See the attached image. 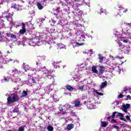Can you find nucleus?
<instances>
[{"label":"nucleus","mask_w":131,"mask_h":131,"mask_svg":"<svg viewBox=\"0 0 131 131\" xmlns=\"http://www.w3.org/2000/svg\"><path fill=\"white\" fill-rule=\"evenodd\" d=\"M51 22L52 24H51V26H54V25H55V24H56V20H55L54 18H52L51 19Z\"/></svg>","instance_id":"nucleus-37"},{"label":"nucleus","mask_w":131,"mask_h":131,"mask_svg":"<svg viewBox=\"0 0 131 131\" xmlns=\"http://www.w3.org/2000/svg\"><path fill=\"white\" fill-rule=\"evenodd\" d=\"M26 96H27V91H24L20 96V98H24V97H26Z\"/></svg>","instance_id":"nucleus-31"},{"label":"nucleus","mask_w":131,"mask_h":131,"mask_svg":"<svg viewBox=\"0 0 131 131\" xmlns=\"http://www.w3.org/2000/svg\"><path fill=\"white\" fill-rule=\"evenodd\" d=\"M60 4L64 7L62 11H58L57 14L61 15L62 13L66 15H69L70 11L73 9V14L75 17L80 18L83 15V12L80 10L78 7L82 5L85 6L90 4L88 0H63Z\"/></svg>","instance_id":"nucleus-2"},{"label":"nucleus","mask_w":131,"mask_h":131,"mask_svg":"<svg viewBox=\"0 0 131 131\" xmlns=\"http://www.w3.org/2000/svg\"><path fill=\"white\" fill-rule=\"evenodd\" d=\"M73 107L72 105H70V104H66L64 105H63V107H61L60 109H59L60 111H63V115L65 114L66 113H69L70 112V109ZM69 110V112L68 111ZM67 111V112H66Z\"/></svg>","instance_id":"nucleus-8"},{"label":"nucleus","mask_w":131,"mask_h":131,"mask_svg":"<svg viewBox=\"0 0 131 131\" xmlns=\"http://www.w3.org/2000/svg\"><path fill=\"white\" fill-rule=\"evenodd\" d=\"M25 128L24 127H20L18 129V131H24Z\"/></svg>","instance_id":"nucleus-48"},{"label":"nucleus","mask_w":131,"mask_h":131,"mask_svg":"<svg viewBox=\"0 0 131 131\" xmlns=\"http://www.w3.org/2000/svg\"><path fill=\"white\" fill-rule=\"evenodd\" d=\"M10 61H13V59L11 58H7V57L4 58L2 61L3 63H4V64H7L10 62Z\"/></svg>","instance_id":"nucleus-17"},{"label":"nucleus","mask_w":131,"mask_h":131,"mask_svg":"<svg viewBox=\"0 0 131 131\" xmlns=\"http://www.w3.org/2000/svg\"><path fill=\"white\" fill-rule=\"evenodd\" d=\"M75 103V106L76 107H80V101L79 100H76L74 102Z\"/></svg>","instance_id":"nucleus-29"},{"label":"nucleus","mask_w":131,"mask_h":131,"mask_svg":"<svg viewBox=\"0 0 131 131\" xmlns=\"http://www.w3.org/2000/svg\"><path fill=\"white\" fill-rule=\"evenodd\" d=\"M98 59H99V62L102 63L105 57L101 55V54H98Z\"/></svg>","instance_id":"nucleus-25"},{"label":"nucleus","mask_w":131,"mask_h":131,"mask_svg":"<svg viewBox=\"0 0 131 131\" xmlns=\"http://www.w3.org/2000/svg\"><path fill=\"white\" fill-rule=\"evenodd\" d=\"M117 121L115 119H112L111 120V123H116Z\"/></svg>","instance_id":"nucleus-49"},{"label":"nucleus","mask_w":131,"mask_h":131,"mask_svg":"<svg viewBox=\"0 0 131 131\" xmlns=\"http://www.w3.org/2000/svg\"><path fill=\"white\" fill-rule=\"evenodd\" d=\"M47 129H48V130H49V131H53V129H54V128H53V126H48L47 127Z\"/></svg>","instance_id":"nucleus-38"},{"label":"nucleus","mask_w":131,"mask_h":131,"mask_svg":"<svg viewBox=\"0 0 131 131\" xmlns=\"http://www.w3.org/2000/svg\"><path fill=\"white\" fill-rule=\"evenodd\" d=\"M124 26L122 29V34H119L117 31L114 33L116 35V38L121 40L124 43H127L128 39H131V23H124Z\"/></svg>","instance_id":"nucleus-3"},{"label":"nucleus","mask_w":131,"mask_h":131,"mask_svg":"<svg viewBox=\"0 0 131 131\" xmlns=\"http://www.w3.org/2000/svg\"><path fill=\"white\" fill-rule=\"evenodd\" d=\"M129 107H130L129 104H127V103L123 106V108H125L126 109H128Z\"/></svg>","instance_id":"nucleus-40"},{"label":"nucleus","mask_w":131,"mask_h":131,"mask_svg":"<svg viewBox=\"0 0 131 131\" xmlns=\"http://www.w3.org/2000/svg\"><path fill=\"white\" fill-rule=\"evenodd\" d=\"M19 26H22L21 29L19 31L20 34H24L26 32V25L24 23H21L19 25H17L16 27L18 28Z\"/></svg>","instance_id":"nucleus-10"},{"label":"nucleus","mask_w":131,"mask_h":131,"mask_svg":"<svg viewBox=\"0 0 131 131\" xmlns=\"http://www.w3.org/2000/svg\"><path fill=\"white\" fill-rule=\"evenodd\" d=\"M120 40H121L118 39V38H117L116 41L117 42V43H118L121 49V51H122V52H123L124 54H131L130 47H129V46H125L122 45V44L121 43V42H120Z\"/></svg>","instance_id":"nucleus-4"},{"label":"nucleus","mask_w":131,"mask_h":131,"mask_svg":"<svg viewBox=\"0 0 131 131\" xmlns=\"http://www.w3.org/2000/svg\"><path fill=\"white\" fill-rule=\"evenodd\" d=\"M94 93H97V95H99V96H104V94L101 93V92H98V91L95 90L94 91Z\"/></svg>","instance_id":"nucleus-36"},{"label":"nucleus","mask_w":131,"mask_h":131,"mask_svg":"<svg viewBox=\"0 0 131 131\" xmlns=\"http://www.w3.org/2000/svg\"><path fill=\"white\" fill-rule=\"evenodd\" d=\"M95 100L89 99L87 103V107L88 109H95L96 108V103H94Z\"/></svg>","instance_id":"nucleus-9"},{"label":"nucleus","mask_w":131,"mask_h":131,"mask_svg":"<svg viewBox=\"0 0 131 131\" xmlns=\"http://www.w3.org/2000/svg\"><path fill=\"white\" fill-rule=\"evenodd\" d=\"M83 45H84V43H83L76 42V47H79L80 46H83Z\"/></svg>","instance_id":"nucleus-42"},{"label":"nucleus","mask_w":131,"mask_h":131,"mask_svg":"<svg viewBox=\"0 0 131 131\" xmlns=\"http://www.w3.org/2000/svg\"><path fill=\"white\" fill-rule=\"evenodd\" d=\"M130 90V88L129 87H125L124 88V92H126V91H129Z\"/></svg>","instance_id":"nucleus-45"},{"label":"nucleus","mask_w":131,"mask_h":131,"mask_svg":"<svg viewBox=\"0 0 131 131\" xmlns=\"http://www.w3.org/2000/svg\"><path fill=\"white\" fill-rule=\"evenodd\" d=\"M77 86H79V89L80 91H81V92H82L83 90H85L86 89V88H85L86 86L85 84L83 83V81H82L79 82L78 85H77Z\"/></svg>","instance_id":"nucleus-13"},{"label":"nucleus","mask_w":131,"mask_h":131,"mask_svg":"<svg viewBox=\"0 0 131 131\" xmlns=\"http://www.w3.org/2000/svg\"><path fill=\"white\" fill-rule=\"evenodd\" d=\"M107 86V82L105 81L104 82H102L101 84L100 85V89L102 90V89H104L105 86Z\"/></svg>","instance_id":"nucleus-24"},{"label":"nucleus","mask_w":131,"mask_h":131,"mask_svg":"<svg viewBox=\"0 0 131 131\" xmlns=\"http://www.w3.org/2000/svg\"><path fill=\"white\" fill-rule=\"evenodd\" d=\"M117 116H119V117H123V115L120 113H118Z\"/></svg>","instance_id":"nucleus-47"},{"label":"nucleus","mask_w":131,"mask_h":131,"mask_svg":"<svg viewBox=\"0 0 131 131\" xmlns=\"http://www.w3.org/2000/svg\"><path fill=\"white\" fill-rule=\"evenodd\" d=\"M74 127V125L73 124H68L67 126V129H69V130H71V129H72Z\"/></svg>","instance_id":"nucleus-28"},{"label":"nucleus","mask_w":131,"mask_h":131,"mask_svg":"<svg viewBox=\"0 0 131 131\" xmlns=\"http://www.w3.org/2000/svg\"><path fill=\"white\" fill-rule=\"evenodd\" d=\"M52 90H53V85H49L48 86H46L44 89V91H45V92H51Z\"/></svg>","instance_id":"nucleus-18"},{"label":"nucleus","mask_w":131,"mask_h":131,"mask_svg":"<svg viewBox=\"0 0 131 131\" xmlns=\"http://www.w3.org/2000/svg\"><path fill=\"white\" fill-rule=\"evenodd\" d=\"M15 79H14V82H19V81H20V80H21V79L20 78V77H19V76H16Z\"/></svg>","instance_id":"nucleus-32"},{"label":"nucleus","mask_w":131,"mask_h":131,"mask_svg":"<svg viewBox=\"0 0 131 131\" xmlns=\"http://www.w3.org/2000/svg\"><path fill=\"white\" fill-rule=\"evenodd\" d=\"M117 58H118V59H123V56H117Z\"/></svg>","instance_id":"nucleus-57"},{"label":"nucleus","mask_w":131,"mask_h":131,"mask_svg":"<svg viewBox=\"0 0 131 131\" xmlns=\"http://www.w3.org/2000/svg\"><path fill=\"white\" fill-rule=\"evenodd\" d=\"M114 105H118V102H117V101H115V102H114Z\"/></svg>","instance_id":"nucleus-61"},{"label":"nucleus","mask_w":131,"mask_h":131,"mask_svg":"<svg viewBox=\"0 0 131 131\" xmlns=\"http://www.w3.org/2000/svg\"><path fill=\"white\" fill-rule=\"evenodd\" d=\"M29 5H33V1H30L29 2Z\"/></svg>","instance_id":"nucleus-60"},{"label":"nucleus","mask_w":131,"mask_h":131,"mask_svg":"<svg viewBox=\"0 0 131 131\" xmlns=\"http://www.w3.org/2000/svg\"><path fill=\"white\" fill-rule=\"evenodd\" d=\"M105 67L100 66H99V74H103L104 73V71H105Z\"/></svg>","instance_id":"nucleus-16"},{"label":"nucleus","mask_w":131,"mask_h":131,"mask_svg":"<svg viewBox=\"0 0 131 131\" xmlns=\"http://www.w3.org/2000/svg\"><path fill=\"white\" fill-rule=\"evenodd\" d=\"M48 43H49V45H51V43H52V42H53V40H50L49 41H47Z\"/></svg>","instance_id":"nucleus-56"},{"label":"nucleus","mask_w":131,"mask_h":131,"mask_svg":"<svg viewBox=\"0 0 131 131\" xmlns=\"http://www.w3.org/2000/svg\"><path fill=\"white\" fill-rule=\"evenodd\" d=\"M11 33L9 32H4L3 33H0V41L1 42H6V43H8V42H11V40L8 39L7 37H10Z\"/></svg>","instance_id":"nucleus-5"},{"label":"nucleus","mask_w":131,"mask_h":131,"mask_svg":"<svg viewBox=\"0 0 131 131\" xmlns=\"http://www.w3.org/2000/svg\"><path fill=\"white\" fill-rule=\"evenodd\" d=\"M37 7L38 9V10H42V9H43V5H42L40 3L38 2L37 3Z\"/></svg>","instance_id":"nucleus-23"},{"label":"nucleus","mask_w":131,"mask_h":131,"mask_svg":"<svg viewBox=\"0 0 131 131\" xmlns=\"http://www.w3.org/2000/svg\"><path fill=\"white\" fill-rule=\"evenodd\" d=\"M113 127L114 128H116V129H118V128H119V126L116 125H114Z\"/></svg>","instance_id":"nucleus-53"},{"label":"nucleus","mask_w":131,"mask_h":131,"mask_svg":"<svg viewBox=\"0 0 131 131\" xmlns=\"http://www.w3.org/2000/svg\"><path fill=\"white\" fill-rule=\"evenodd\" d=\"M6 46H9L10 48H12L13 47V42L10 40V42H8L7 43H6Z\"/></svg>","instance_id":"nucleus-35"},{"label":"nucleus","mask_w":131,"mask_h":131,"mask_svg":"<svg viewBox=\"0 0 131 131\" xmlns=\"http://www.w3.org/2000/svg\"><path fill=\"white\" fill-rule=\"evenodd\" d=\"M58 47L59 48V49H65V50H66V46H65V45L61 44V43H59L58 45Z\"/></svg>","instance_id":"nucleus-30"},{"label":"nucleus","mask_w":131,"mask_h":131,"mask_svg":"<svg viewBox=\"0 0 131 131\" xmlns=\"http://www.w3.org/2000/svg\"><path fill=\"white\" fill-rule=\"evenodd\" d=\"M7 101L8 104H13L14 102H17V101H19V96L17 95V94H11L9 95L7 98Z\"/></svg>","instance_id":"nucleus-6"},{"label":"nucleus","mask_w":131,"mask_h":131,"mask_svg":"<svg viewBox=\"0 0 131 131\" xmlns=\"http://www.w3.org/2000/svg\"><path fill=\"white\" fill-rule=\"evenodd\" d=\"M13 112L14 113H18L19 112V109H18V108L15 107L14 110H13Z\"/></svg>","instance_id":"nucleus-43"},{"label":"nucleus","mask_w":131,"mask_h":131,"mask_svg":"<svg viewBox=\"0 0 131 131\" xmlns=\"http://www.w3.org/2000/svg\"><path fill=\"white\" fill-rule=\"evenodd\" d=\"M10 37H11V38H14L15 39H16V35L13 34H11Z\"/></svg>","instance_id":"nucleus-46"},{"label":"nucleus","mask_w":131,"mask_h":131,"mask_svg":"<svg viewBox=\"0 0 131 131\" xmlns=\"http://www.w3.org/2000/svg\"><path fill=\"white\" fill-rule=\"evenodd\" d=\"M67 89L68 90V91H69L70 92H72V91H73V90H74V89L71 86V85H67L66 86Z\"/></svg>","instance_id":"nucleus-27"},{"label":"nucleus","mask_w":131,"mask_h":131,"mask_svg":"<svg viewBox=\"0 0 131 131\" xmlns=\"http://www.w3.org/2000/svg\"><path fill=\"white\" fill-rule=\"evenodd\" d=\"M123 97V95L122 94H120L119 96H118V98H119L120 99H122V98Z\"/></svg>","instance_id":"nucleus-55"},{"label":"nucleus","mask_w":131,"mask_h":131,"mask_svg":"<svg viewBox=\"0 0 131 131\" xmlns=\"http://www.w3.org/2000/svg\"><path fill=\"white\" fill-rule=\"evenodd\" d=\"M92 71L94 73H97V74H98V73L99 72L98 71V70H97V68H96V67H92Z\"/></svg>","instance_id":"nucleus-34"},{"label":"nucleus","mask_w":131,"mask_h":131,"mask_svg":"<svg viewBox=\"0 0 131 131\" xmlns=\"http://www.w3.org/2000/svg\"><path fill=\"white\" fill-rule=\"evenodd\" d=\"M116 113H117V112H115L113 113V115L112 116V118H115V115H116Z\"/></svg>","instance_id":"nucleus-44"},{"label":"nucleus","mask_w":131,"mask_h":131,"mask_svg":"<svg viewBox=\"0 0 131 131\" xmlns=\"http://www.w3.org/2000/svg\"><path fill=\"white\" fill-rule=\"evenodd\" d=\"M59 63H61V61H53L52 62V64L53 66H54V68H57V67H59V66H58L57 65V64H59Z\"/></svg>","instance_id":"nucleus-21"},{"label":"nucleus","mask_w":131,"mask_h":131,"mask_svg":"<svg viewBox=\"0 0 131 131\" xmlns=\"http://www.w3.org/2000/svg\"><path fill=\"white\" fill-rule=\"evenodd\" d=\"M37 85L38 86V88H37V90H40V88H41V86L39 84H38Z\"/></svg>","instance_id":"nucleus-51"},{"label":"nucleus","mask_w":131,"mask_h":131,"mask_svg":"<svg viewBox=\"0 0 131 131\" xmlns=\"http://www.w3.org/2000/svg\"><path fill=\"white\" fill-rule=\"evenodd\" d=\"M10 78L4 76L3 78L1 80V82H9Z\"/></svg>","instance_id":"nucleus-19"},{"label":"nucleus","mask_w":131,"mask_h":131,"mask_svg":"<svg viewBox=\"0 0 131 131\" xmlns=\"http://www.w3.org/2000/svg\"><path fill=\"white\" fill-rule=\"evenodd\" d=\"M20 7V5L14 4L12 6V8H13L14 10H16V11H19V8Z\"/></svg>","instance_id":"nucleus-22"},{"label":"nucleus","mask_w":131,"mask_h":131,"mask_svg":"<svg viewBox=\"0 0 131 131\" xmlns=\"http://www.w3.org/2000/svg\"><path fill=\"white\" fill-rule=\"evenodd\" d=\"M108 123L106 122L105 121H102V119L101 120V127H106L108 126Z\"/></svg>","instance_id":"nucleus-20"},{"label":"nucleus","mask_w":131,"mask_h":131,"mask_svg":"<svg viewBox=\"0 0 131 131\" xmlns=\"http://www.w3.org/2000/svg\"><path fill=\"white\" fill-rule=\"evenodd\" d=\"M123 111H124V112H125V113H127V108H123L122 109Z\"/></svg>","instance_id":"nucleus-52"},{"label":"nucleus","mask_w":131,"mask_h":131,"mask_svg":"<svg viewBox=\"0 0 131 131\" xmlns=\"http://www.w3.org/2000/svg\"><path fill=\"white\" fill-rule=\"evenodd\" d=\"M78 68L79 72H80V71H83L86 69V66L84 64H82L80 67H78Z\"/></svg>","instance_id":"nucleus-15"},{"label":"nucleus","mask_w":131,"mask_h":131,"mask_svg":"<svg viewBox=\"0 0 131 131\" xmlns=\"http://www.w3.org/2000/svg\"><path fill=\"white\" fill-rule=\"evenodd\" d=\"M21 73L20 71H18L16 69H14L11 71H9V74L11 75V76H14V77H16V76H18L19 74Z\"/></svg>","instance_id":"nucleus-11"},{"label":"nucleus","mask_w":131,"mask_h":131,"mask_svg":"<svg viewBox=\"0 0 131 131\" xmlns=\"http://www.w3.org/2000/svg\"><path fill=\"white\" fill-rule=\"evenodd\" d=\"M40 3L42 5L43 7H45V6H47V1L45 0Z\"/></svg>","instance_id":"nucleus-41"},{"label":"nucleus","mask_w":131,"mask_h":131,"mask_svg":"<svg viewBox=\"0 0 131 131\" xmlns=\"http://www.w3.org/2000/svg\"><path fill=\"white\" fill-rule=\"evenodd\" d=\"M120 119H121V120H123L124 121H126L125 119H124V118H123V117H121Z\"/></svg>","instance_id":"nucleus-59"},{"label":"nucleus","mask_w":131,"mask_h":131,"mask_svg":"<svg viewBox=\"0 0 131 131\" xmlns=\"http://www.w3.org/2000/svg\"><path fill=\"white\" fill-rule=\"evenodd\" d=\"M36 39L34 38V39H27L26 41L27 42H28V45H29V46H31L32 47H35V46H36V45H37L38 42L37 41H36Z\"/></svg>","instance_id":"nucleus-12"},{"label":"nucleus","mask_w":131,"mask_h":131,"mask_svg":"<svg viewBox=\"0 0 131 131\" xmlns=\"http://www.w3.org/2000/svg\"><path fill=\"white\" fill-rule=\"evenodd\" d=\"M126 119H127V120H130V117H129V116H126Z\"/></svg>","instance_id":"nucleus-54"},{"label":"nucleus","mask_w":131,"mask_h":131,"mask_svg":"<svg viewBox=\"0 0 131 131\" xmlns=\"http://www.w3.org/2000/svg\"><path fill=\"white\" fill-rule=\"evenodd\" d=\"M84 54H87V55H90V56H91L92 55V54H93V51L92 50H91L90 51H85L83 52Z\"/></svg>","instance_id":"nucleus-33"},{"label":"nucleus","mask_w":131,"mask_h":131,"mask_svg":"<svg viewBox=\"0 0 131 131\" xmlns=\"http://www.w3.org/2000/svg\"><path fill=\"white\" fill-rule=\"evenodd\" d=\"M6 2H9V0H6ZM4 3H5V0H2L1 2H0V5H3Z\"/></svg>","instance_id":"nucleus-50"},{"label":"nucleus","mask_w":131,"mask_h":131,"mask_svg":"<svg viewBox=\"0 0 131 131\" xmlns=\"http://www.w3.org/2000/svg\"><path fill=\"white\" fill-rule=\"evenodd\" d=\"M127 99H129V100H131V97L129 95H127L126 96Z\"/></svg>","instance_id":"nucleus-58"},{"label":"nucleus","mask_w":131,"mask_h":131,"mask_svg":"<svg viewBox=\"0 0 131 131\" xmlns=\"http://www.w3.org/2000/svg\"><path fill=\"white\" fill-rule=\"evenodd\" d=\"M3 17H0V29L3 28V27H5V24L3 22Z\"/></svg>","instance_id":"nucleus-26"},{"label":"nucleus","mask_w":131,"mask_h":131,"mask_svg":"<svg viewBox=\"0 0 131 131\" xmlns=\"http://www.w3.org/2000/svg\"><path fill=\"white\" fill-rule=\"evenodd\" d=\"M118 10L120 12V14H121V15H122L123 13H126V12H127V9H124V8L121 5H118Z\"/></svg>","instance_id":"nucleus-14"},{"label":"nucleus","mask_w":131,"mask_h":131,"mask_svg":"<svg viewBox=\"0 0 131 131\" xmlns=\"http://www.w3.org/2000/svg\"><path fill=\"white\" fill-rule=\"evenodd\" d=\"M3 60H4V56H3V53H2V51H0V61H3Z\"/></svg>","instance_id":"nucleus-39"},{"label":"nucleus","mask_w":131,"mask_h":131,"mask_svg":"<svg viewBox=\"0 0 131 131\" xmlns=\"http://www.w3.org/2000/svg\"><path fill=\"white\" fill-rule=\"evenodd\" d=\"M100 13H104V11H103V9L102 8L100 9Z\"/></svg>","instance_id":"nucleus-62"},{"label":"nucleus","mask_w":131,"mask_h":131,"mask_svg":"<svg viewBox=\"0 0 131 131\" xmlns=\"http://www.w3.org/2000/svg\"><path fill=\"white\" fill-rule=\"evenodd\" d=\"M37 68L33 69L32 68L29 67L28 65H25L24 63L23 67L25 71L27 72V71H34L35 70L36 72L35 74H33L30 75V77L28 79L27 84L30 86H31L33 83H35L37 81L39 80V77H43L46 78L48 77L49 79H52V72L51 71H48L46 67H41V63L36 61Z\"/></svg>","instance_id":"nucleus-1"},{"label":"nucleus","mask_w":131,"mask_h":131,"mask_svg":"<svg viewBox=\"0 0 131 131\" xmlns=\"http://www.w3.org/2000/svg\"><path fill=\"white\" fill-rule=\"evenodd\" d=\"M74 79H75V80L76 81H78V80H79V79L78 78H75Z\"/></svg>","instance_id":"nucleus-64"},{"label":"nucleus","mask_w":131,"mask_h":131,"mask_svg":"<svg viewBox=\"0 0 131 131\" xmlns=\"http://www.w3.org/2000/svg\"><path fill=\"white\" fill-rule=\"evenodd\" d=\"M9 11H4V13H3V15H6L5 16L6 19H7V21L8 22H10V25H12L13 24V18H12V17H13V15H14V13H9Z\"/></svg>","instance_id":"nucleus-7"},{"label":"nucleus","mask_w":131,"mask_h":131,"mask_svg":"<svg viewBox=\"0 0 131 131\" xmlns=\"http://www.w3.org/2000/svg\"><path fill=\"white\" fill-rule=\"evenodd\" d=\"M99 77H100V78H105V77H104V76H99Z\"/></svg>","instance_id":"nucleus-63"}]
</instances>
